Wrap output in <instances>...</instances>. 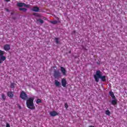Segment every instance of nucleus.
Returning <instances> with one entry per match:
<instances>
[{
  "label": "nucleus",
  "instance_id": "1",
  "mask_svg": "<svg viewBox=\"0 0 127 127\" xmlns=\"http://www.w3.org/2000/svg\"><path fill=\"white\" fill-rule=\"evenodd\" d=\"M34 101V97H32L28 98L26 101V106L28 109L31 110H35V106L33 103Z\"/></svg>",
  "mask_w": 127,
  "mask_h": 127
},
{
  "label": "nucleus",
  "instance_id": "2",
  "mask_svg": "<svg viewBox=\"0 0 127 127\" xmlns=\"http://www.w3.org/2000/svg\"><path fill=\"white\" fill-rule=\"evenodd\" d=\"M102 75H103V73H102V72H101V71L97 70L96 71V73L94 75V79H95L96 82H97V83H98V82H99L100 78L102 77Z\"/></svg>",
  "mask_w": 127,
  "mask_h": 127
},
{
  "label": "nucleus",
  "instance_id": "3",
  "mask_svg": "<svg viewBox=\"0 0 127 127\" xmlns=\"http://www.w3.org/2000/svg\"><path fill=\"white\" fill-rule=\"evenodd\" d=\"M20 98L22 100H27V95L24 91H22L20 94Z\"/></svg>",
  "mask_w": 127,
  "mask_h": 127
},
{
  "label": "nucleus",
  "instance_id": "4",
  "mask_svg": "<svg viewBox=\"0 0 127 127\" xmlns=\"http://www.w3.org/2000/svg\"><path fill=\"white\" fill-rule=\"evenodd\" d=\"M17 5H18V6H19L20 7H21L22 6H24L25 7H27L28 8L30 7V4H26L24 3H17Z\"/></svg>",
  "mask_w": 127,
  "mask_h": 127
},
{
  "label": "nucleus",
  "instance_id": "5",
  "mask_svg": "<svg viewBox=\"0 0 127 127\" xmlns=\"http://www.w3.org/2000/svg\"><path fill=\"white\" fill-rule=\"evenodd\" d=\"M61 75V73L58 70L57 71H55V73H54V77L56 78H58V77H60Z\"/></svg>",
  "mask_w": 127,
  "mask_h": 127
},
{
  "label": "nucleus",
  "instance_id": "6",
  "mask_svg": "<svg viewBox=\"0 0 127 127\" xmlns=\"http://www.w3.org/2000/svg\"><path fill=\"white\" fill-rule=\"evenodd\" d=\"M50 115L51 117H56V116H58V113L55 111H53L50 112Z\"/></svg>",
  "mask_w": 127,
  "mask_h": 127
},
{
  "label": "nucleus",
  "instance_id": "7",
  "mask_svg": "<svg viewBox=\"0 0 127 127\" xmlns=\"http://www.w3.org/2000/svg\"><path fill=\"white\" fill-rule=\"evenodd\" d=\"M3 49L5 51H8L10 49V46L8 44H6L4 46Z\"/></svg>",
  "mask_w": 127,
  "mask_h": 127
},
{
  "label": "nucleus",
  "instance_id": "8",
  "mask_svg": "<svg viewBox=\"0 0 127 127\" xmlns=\"http://www.w3.org/2000/svg\"><path fill=\"white\" fill-rule=\"evenodd\" d=\"M62 84L63 87H66V85H67V82L66 81L65 79L63 78L62 80Z\"/></svg>",
  "mask_w": 127,
  "mask_h": 127
},
{
  "label": "nucleus",
  "instance_id": "9",
  "mask_svg": "<svg viewBox=\"0 0 127 127\" xmlns=\"http://www.w3.org/2000/svg\"><path fill=\"white\" fill-rule=\"evenodd\" d=\"M6 59V57L5 56H1L0 57V64H1Z\"/></svg>",
  "mask_w": 127,
  "mask_h": 127
},
{
  "label": "nucleus",
  "instance_id": "10",
  "mask_svg": "<svg viewBox=\"0 0 127 127\" xmlns=\"http://www.w3.org/2000/svg\"><path fill=\"white\" fill-rule=\"evenodd\" d=\"M61 70L63 75H66V69L64 67H61Z\"/></svg>",
  "mask_w": 127,
  "mask_h": 127
},
{
  "label": "nucleus",
  "instance_id": "11",
  "mask_svg": "<svg viewBox=\"0 0 127 127\" xmlns=\"http://www.w3.org/2000/svg\"><path fill=\"white\" fill-rule=\"evenodd\" d=\"M114 99L112 100L111 104L112 105H113V106H115V105H117V103L118 102V100H117V99L113 98Z\"/></svg>",
  "mask_w": 127,
  "mask_h": 127
},
{
  "label": "nucleus",
  "instance_id": "12",
  "mask_svg": "<svg viewBox=\"0 0 127 127\" xmlns=\"http://www.w3.org/2000/svg\"><path fill=\"white\" fill-rule=\"evenodd\" d=\"M32 11L38 12L39 11V8L37 6H35L32 8Z\"/></svg>",
  "mask_w": 127,
  "mask_h": 127
},
{
  "label": "nucleus",
  "instance_id": "13",
  "mask_svg": "<svg viewBox=\"0 0 127 127\" xmlns=\"http://www.w3.org/2000/svg\"><path fill=\"white\" fill-rule=\"evenodd\" d=\"M8 97H9V98H12L13 97V92H8L7 93Z\"/></svg>",
  "mask_w": 127,
  "mask_h": 127
},
{
  "label": "nucleus",
  "instance_id": "14",
  "mask_svg": "<svg viewBox=\"0 0 127 127\" xmlns=\"http://www.w3.org/2000/svg\"><path fill=\"white\" fill-rule=\"evenodd\" d=\"M109 95L112 98V99H115L116 96H115V94H114V92L113 91H110L109 92Z\"/></svg>",
  "mask_w": 127,
  "mask_h": 127
},
{
  "label": "nucleus",
  "instance_id": "15",
  "mask_svg": "<svg viewBox=\"0 0 127 127\" xmlns=\"http://www.w3.org/2000/svg\"><path fill=\"white\" fill-rule=\"evenodd\" d=\"M101 80L102 81V82H106V76H103L102 75L100 77Z\"/></svg>",
  "mask_w": 127,
  "mask_h": 127
},
{
  "label": "nucleus",
  "instance_id": "16",
  "mask_svg": "<svg viewBox=\"0 0 127 127\" xmlns=\"http://www.w3.org/2000/svg\"><path fill=\"white\" fill-rule=\"evenodd\" d=\"M55 84L57 87H59L60 86V82L57 80H55Z\"/></svg>",
  "mask_w": 127,
  "mask_h": 127
},
{
  "label": "nucleus",
  "instance_id": "17",
  "mask_svg": "<svg viewBox=\"0 0 127 127\" xmlns=\"http://www.w3.org/2000/svg\"><path fill=\"white\" fill-rule=\"evenodd\" d=\"M4 53H5L4 51H2L0 50V57L1 56H4L3 55H4Z\"/></svg>",
  "mask_w": 127,
  "mask_h": 127
},
{
  "label": "nucleus",
  "instance_id": "18",
  "mask_svg": "<svg viewBox=\"0 0 127 127\" xmlns=\"http://www.w3.org/2000/svg\"><path fill=\"white\" fill-rule=\"evenodd\" d=\"M19 10H21V11H24V12H25L27 10V9H26V8H22V7L19 8Z\"/></svg>",
  "mask_w": 127,
  "mask_h": 127
},
{
  "label": "nucleus",
  "instance_id": "19",
  "mask_svg": "<svg viewBox=\"0 0 127 127\" xmlns=\"http://www.w3.org/2000/svg\"><path fill=\"white\" fill-rule=\"evenodd\" d=\"M37 22H39V23H41V24H42V23H43V22H44V21H43V20L41 19H39L37 20Z\"/></svg>",
  "mask_w": 127,
  "mask_h": 127
},
{
  "label": "nucleus",
  "instance_id": "20",
  "mask_svg": "<svg viewBox=\"0 0 127 127\" xmlns=\"http://www.w3.org/2000/svg\"><path fill=\"white\" fill-rule=\"evenodd\" d=\"M34 15H35V16H37V17H41V14L37 13H34Z\"/></svg>",
  "mask_w": 127,
  "mask_h": 127
},
{
  "label": "nucleus",
  "instance_id": "21",
  "mask_svg": "<svg viewBox=\"0 0 127 127\" xmlns=\"http://www.w3.org/2000/svg\"><path fill=\"white\" fill-rule=\"evenodd\" d=\"M105 114L107 116H111V112L109 110H106L105 112Z\"/></svg>",
  "mask_w": 127,
  "mask_h": 127
},
{
  "label": "nucleus",
  "instance_id": "22",
  "mask_svg": "<svg viewBox=\"0 0 127 127\" xmlns=\"http://www.w3.org/2000/svg\"><path fill=\"white\" fill-rule=\"evenodd\" d=\"M55 42H56V43L57 44H58V43H59V40L57 38H55Z\"/></svg>",
  "mask_w": 127,
  "mask_h": 127
},
{
  "label": "nucleus",
  "instance_id": "23",
  "mask_svg": "<svg viewBox=\"0 0 127 127\" xmlns=\"http://www.w3.org/2000/svg\"><path fill=\"white\" fill-rule=\"evenodd\" d=\"M1 98L3 100H5V95H4V94H2Z\"/></svg>",
  "mask_w": 127,
  "mask_h": 127
},
{
  "label": "nucleus",
  "instance_id": "24",
  "mask_svg": "<svg viewBox=\"0 0 127 127\" xmlns=\"http://www.w3.org/2000/svg\"><path fill=\"white\" fill-rule=\"evenodd\" d=\"M51 22L53 24H56V23H57V21H51Z\"/></svg>",
  "mask_w": 127,
  "mask_h": 127
},
{
  "label": "nucleus",
  "instance_id": "25",
  "mask_svg": "<svg viewBox=\"0 0 127 127\" xmlns=\"http://www.w3.org/2000/svg\"><path fill=\"white\" fill-rule=\"evenodd\" d=\"M36 103H37V104H39V103H41V100H40V99L37 100Z\"/></svg>",
  "mask_w": 127,
  "mask_h": 127
},
{
  "label": "nucleus",
  "instance_id": "26",
  "mask_svg": "<svg viewBox=\"0 0 127 127\" xmlns=\"http://www.w3.org/2000/svg\"><path fill=\"white\" fill-rule=\"evenodd\" d=\"M64 107L66 108V109H68V104H67V103L64 104Z\"/></svg>",
  "mask_w": 127,
  "mask_h": 127
},
{
  "label": "nucleus",
  "instance_id": "27",
  "mask_svg": "<svg viewBox=\"0 0 127 127\" xmlns=\"http://www.w3.org/2000/svg\"><path fill=\"white\" fill-rule=\"evenodd\" d=\"M6 127H10V125H9L8 123H6Z\"/></svg>",
  "mask_w": 127,
  "mask_h": 127
},
{
  "label": "nucleus",
  "instance_id": "28",
  "mask_svg": "<svg viewBox=\"0 0 127 127\" xmlns=\"http://www.w3.org/2000/svg\"><path fill=\"white\" fill-rule=\"evenodd\" d=\"M11 88H13V83L11 84Z\"/></svg>",
  "mask_w": 127,
  "mask_h": 127
},
{
  "label": "nucleus",
  "instance_id": "29",
  "mask_svg": "<svg viewBox=\"0 0 127 127\" xmlns=\"http://www.w3.org/2000/svg\"><path fill=\"white\" fill-rule=\"evenodd\" d=\"M6 0V1H9V0Z\"/></svg>",
  "mask_w": 127,
  "mask_h": 127
},
{
  "label": "nucleus",
  "instance_id": "30",
  "mask_svg": "<svg viewBox=\"0 0 127 127\" xmlns=\"http://www.w3.org/2000/svg\"><path fill=\"white\" fill-rule=\"evenodd\" d=\"M43 19L45 20V19H46V18L44 17Z\"/></svg>",
  "mask_w": 127,
  "mask_h": 127
}]
</instances>
